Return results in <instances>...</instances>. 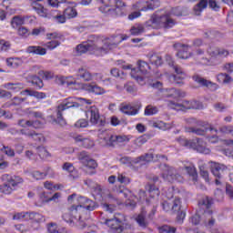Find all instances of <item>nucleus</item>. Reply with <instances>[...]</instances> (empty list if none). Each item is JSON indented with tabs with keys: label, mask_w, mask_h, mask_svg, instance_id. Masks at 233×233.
I'll return each instance as SVG.
<instances>
[{
	"label": "nucleus",
	"mask_w": 233,
	"mask_h": 233,
	"mask_svg": "<svg viewBox=\"0 0 233 233\" xmlns=\"http://www.w3.org/2000/svg\"><path fill=\"white\" fill-rule=\"evenodd\" d=\"M127 39L128 35L124 34L106 37L91 36L87 41L77 45L76 51L78 56L90 52L95 56H102L117 48L123 41Z\"/></svg>",
	"instance_id": "f257e3e1"
},
{
	"label": "nucleus",
	"mask_w": 233,
	"mask_h": 233,
	"mask_svg": "<svg viewBox=\"0 0 233 233\" xmlns=\"http://www.w3.org/2000/svg\"><path fill=\"white\" fill-rule=\"evenodd\" d=\"M76 200L77 206H72L67 212L64 213L62 218L65 222L69 224H77L80 228L85 227V221L88 218V215L86 211L92 212L96 210V204L95 201L88 199L85 197H77L73 194L68 197V201Z\"/></svg>",
	"instance_id": "f03ea898"
},
{
	"label": "nucleus",
	"mask_w": 233,
	"mask_h": 233,
	"mask_svg": "<svg viewBox=\"0 0 233 233\" xmlns=\"http://www.w3.org/2000/svg\"><path fill=\"white\" fill-rule=\"evenodd\" d=\"M161 169L163 170V173H162L163 179L170 183H174V182L182 183L184 181V177L179 173L182 172L183 170H185L186 173L189 176L193 183L198 182V175L193 164H188L187 166H185L184 167H180L178 169H176L174 167H171L166 165H162Z\"/></svg>",
	"instance_id": "7ed1b4c3"
},
{
	"label": "nucleus",
	"mask_w": 233,
	"mask_h": 233,
	"mask_svg": "<svg viewBox=\"0 0 233 233\" xmlns=\"http://www.w3.org/2000/svg\"><path fill=\"white\" fill-rule=\"evenodd\" d=\"M58 83L62 86H67L68 87H70L71 89H75V90H80V89H84L86 91H87L88 93L91 94H95V96H103L105 94H106V90L98 86L96 83H88V84H83V83H79L77 81H76V78L72 77V76H61L60 78H58Z\"/></svg>",
	"instance_id": "20e7f679"
},
{
	"label": "nucleus",
	"mask_w": 233,
	"mask_h": 233,
	"mask_svg": "<svg viewBox=\"0 0 233 233\" xmlns=\"http://www.w3.org/2000/svg\"><path fill=\"white\" fill-rule=\"evenodd\" d=\"M91 100L81 97H69L60 103L56 108V119L55 120L60 126H66V122L63 117V112L71 107H78L84 104H91Z\"/></svg>",
	"instance_id": "39448f33"
},
{
	"label": "nucleus",
	"mask_w": 233,
	"mask_h": 233,
	"mask_svg": "<svg viewBox=\"0 0 233 233\" xmlns=\"http://www.w3.org/2000/svg\"><path fill=\"white\" fill-rule=\"evenodd\" d=\"M99 5L98 11L106 15L116 16L120 15L121 8L125 7L123 0H96Z\"/></svg>",
	"instance_id": "423d86ee"
},
{
	"label": "nucleus",
	"mask_w": 233,
	"mask_h": 233,
	"mask_svg": "<svg viewBox=\"0 0 233 233\" xmlns=\"http://www.w3.org/2000/svg\"><path fill=\"white\" fill-rule=\"evenodd\" d=\"M124 70H131V76L140 86L146 85V78L142 76H147L150 74L151 67L149 64L145 61H138V71L136 68H132L131 65L123 66Z\"/></svg>",
	"instance_id": "0eeeda50"
},
{
	"label": "nucleus",
	"mask_w": 233,
	"mask_h": 233,
	"mask_svg": "<svg viewBox=\"0 0 233 233\" xmlns=\"http://www.w3.org/2000/svg\"><path fill=\"white\" fill-rule=\"evenodd\" d=\"M175 25L176 21L167 14L162 16L152 15L145 24L147 28H172Z\"/></svg>",
	"instance_id": "6e6552de"
},
{
	"label": "nucleus",
	"mask_w": 233,
	"mask_h": 233,
	"mask_svg": "<svg viewBox=\"0 0 233 233\" xmlns=\"http://www.w3.org/2000/svg\"><path fill=\"white\" fill-rule=\"evenodd\" d=\"M100 144L105 147H114L122 145L130 140L127 135H111L107 131H104L99 135Z\"/></svg>",
	"instance_id": "1a4fd4ad"
},
{
	"label": "nucleus",
	"mask_w": 233,
	"mask_h": 233,
	"mask_svg": "<svg viewBox=\"0 0 233 233\" xmlns=\"http://www.w3.org/2000/svg\"><path fill=\"white\" fill-rule=\"evenodd\" d=\"M207 53L209 58H202V63L204 65L217 66L220 64L219 57L224 58L229 55L228 49H223L220 47H208Z\"/></svg>",
	"instance_id": "9d476101"
},
{
	"label": "nucleus",
	"mask_w": 233,
	"mask_h": 233,
	"mask_svg": "<svg viewBox=\"0 0 233 233\" xmlns=\"http://www.w3.org/2000/svg\"><path fill=\"white\" fill-rule=\"evenodd\" d=\"M2 180L5 182L4 188L5 195L11 194L24 183V178L22 177L12 174H4L2 176Z\"/></svg>",
	"instance_id": "9b49d317"
},
{
	"label": "nucleus",
	"mask_w": 233,
	"mask_h": 233,
	"mask_svg": "<svg viewBox=\"0 0 233 233\" xmlns=\"http://www.w3.org/2000/svg\"><path fill=\"white\" fill-rule=\"evenodd\" d=\"M177 141L180 145L195 149L199 153H202L205 155H208L210 153V150L207 148V143L203 142V140H201L200 138H197L192 142L187 141V138H177Z\"/></svg>",
	"instance_id": "f8f14e48"
},
{
	"label": "nucleus",
	"mask_w": 233,
	"mask_h": 233,
	"mask_svg": "<svg viewBox=\"0 0 233 233\" xmlns=\"http://www.w3.org/2000/svg\"><path fill=\"white\" fill-rule=\"evenodd\" d=\"M166 61L169 66H173L176 72V75L169 76V81L177 85L182 84V81L187 78V74L185 71L180 66H174V61L170 56H166Z\"/></svg>",
	"instance_id": "ddd939ff"
},
{
	"label": "nucleus",
	"mask_w": 233,
	"mask_h": 233,
	"mask_svg": "<svg viewBox=\"0 0 233 233\" xmlns=\"http://www.w3.org/2000/svg\"><path fill=\"white\" fill-rule=\"evenodd\" d=\"M203 217L205 218L203 220V224L210 233H221L220 229H218V228H213L216 222V212L208 209L203 213Z\"/></svg>",
	"instance_id": "4468645a"
},
{
	"label": "nucleus",
	"mask_w": 233,
	"mask_h": 233,
	"mask_svg": "<svg viewBox=\"0 0 233 233\" xmlns=\"http://www.w3.org/2000/svg\"><path fill=\"white\" fill-rule=\"evenodd\" d=\"M47 39L51 40L43 44V46L46 48V50H54L61 46V44L65 41L63 35L57 33H49L46 35Z\"/></svg>",
	"instance_id": "2eb2a0df"
},
{
	"label": "nucleus",
	"mask_w": 233,
	"mask_h": 233,
	"mask_svg": "<svg viewBox=\"0 0 233 233\" xmlns=\"http://www.w3.org/2000/svg\"><path fill=\"white\" fill-rule=\"evenodd\" d=\"M122 194L126 197V198H129V199L127 201L126 205L127 207H131L132 208H134L137 205V202L135 200H132L133 198H136L137 200H140V202H149V199L146 198V192L143 190H140V192H138V198L137 197H135L132 192L128 189H125Z\"/></svg>",
	"instance_id": "dca6fc26"
},
{
	"label": "nucleus",
	"mask_w": 233,
	"mask_h": 233,
	"mask_svg": "<svg viewBox=\"0 0 233 233\" xmlns=\"http://www.w3.org/2000/svg\"><path fill=\"white\" fill-rule=\"evenodd\" d=\"M208 4L209 7L215 11H218L220 8L216 0H200V2L194 7L195 15H200L204 9L207 8Z\"/></svg>",
	"instance_id": "f3484780"
},
{
	"label": "nucleus",
	"mask_w": 233,
	"mask_h": 233,
	"mask_svg": "<svg viewBox=\"0 0 233 233\" xmlns=\"http://www.w3.org/2000/svg\"><path fill=\"white\" fill-rule=\"evenodd\" d=\"M78 159L87 169H96L97 167L96 160L92 159L85 151L79 153Z\"/></svg>",
	"instance_id": "a211bd4d"
},
{
	"label": "nucleus",
	"mask_w": 233,
	"mask_h": 233,
	"mask_svg": "<svg viewBox=\"0 0 233 233\" xmlns=\"http://www.w3.org/2000/svg\"><path fill=\"white\" fill-rule=\"evenodd\" d=\"M227 170V167L223 164L211 162V173L216 178V184L220 185L219 179L222 177V174Z\"/></svg>",
	"instance_id": "6ab92c4d"
},
{
	"label": "nucleus",
	"mask_w": 233,
	"mask_h": 233,
	"mask_svg": "<svg viewBox=\"0 0 233 233\" xmlns=\"http://www.w3.org/2000/svg\"><path fill=\"white\" fill-rule=\"evenodd\" d=\"M134 9L138 11H147V10H154L156 8L155 1L154 0H140L134 4Z\"/></svg>",
	"instance_id": "aec40b11"
},
{
	"label": "nucleus",
	"mask_w": 233,
	"mask_h": 233,
	"mask_svg": "<svg viewBox=\"0 0 233 233\" xmlns=\"http://www.w3.org/2000/svg\"><path fill=\"white\" fill-rule=\"evenodd\" d=\"M119 110L120 112L126 114V116H137V114L139 113V108L127 103L121 104L119 106Z\"/></svg>",
	"instance_id": "412c9836"
},
{
	"label": "nucleus",
	"mask_w": 233,
	"mask_h": 233,
	"mask_svg": "<svg viewBox=\"0 0 233 233\" xmlns=\"http://www.w3.org/2000/svg\"><path fill=\"white\" fill-rule=\"evenodd\" d=\"M17 126L23 128L33 127L37 129L43 127V123L38 120L32 121V120H26V119H20L17 122Z\"/></svg>",
	"instance_id": "4be33fe9"
},
{
	"label": "nucleus",
	"mask_w": 233,
	"mask_h": 233,
	"mask_svg": "<svg viewBox=\"0 0 233 233\" xmlns=\"http://www.w3.org/2000/svg\"><path fill=\"white\" fill-rule=\"evenodd\" d=\"M178 195H181V193L177 190H174V195L170 196L173 212H179L181 209V199Z\"/></svg>",
	"instance_id": "5701e85b"
},
{
	"label": "nucleus",
	"mask_w": 233,
	"mask_h": 233,
	"mask_svg": "<svg viewBox=\"0 0 233 233\" xmlns=\"http://www.w3.org/2000/svg\"><path fill=\"white\" fill-rule=\"evenodd\" d=\"M75 141L78 146L85 148H92L95 146V142L93 140L90 138H85V137H82V135H77V137H75Z\"/></svg>",
	"instance_id": "b1692460"
},
{
	"label": "nucleus",
	"mask_w": 233,
	"mask_h": 233,
	"mask_svg": "<svg viewBox=\"0 0 233 233\" xmlns=\"http://www.w3.org/2000/svg\"><path fill=\"white\" fill-rule=\"evenodd\" d=\"M192 101L184 100L182 103H175L170 101L167 106L168 107L175 110H184V109H191Z\"/></svg>",
	"instance_id": "393cba45"
},
{
	"label": "nucleus",
	"mask_w": 233,
	"mask_h": 233,
	"mask_svg": "<svg viewBox=\"0 0 233 233\" xmlns=\"http://www.w3.org/2000/svg\"><path fill=\"white\" fill-rule=\"evenodd\" d=\"M106 225L111 229H114L116 233H120L123 230L122 221L117 218L106 219Z\"/></svg>",
	"instance_id": "a878e982"
},
{
	"label": "nucleus",
	"mask_w": 233,
	"mask_h": 233,
	"mask_svg": "<svg viewBox=\"0 0 233 233\" xmlns=\"http://www.w3.org/2000/svg\"><path fill=\"white\" fill-rule=\"evenodd\" d=\"M174 47L175 48H180V51L177 54V56L180 59H187L191 56V53H188V51L190 50L189 46L181 45V44H175Z\"/></svg>",
	"instance_id": "bb28decb"
},
{
	"label": "nucleus",
	"mask_w": 233,
	"mask_h": 233,
	"mask_svg": "<svg viewBox=\"0 0 233 233\" xmlns=\"http://www.w3.org/2000/svg\"><path fill=\"white\" fill-rule=\"evenodd\" d=\"M87 117L90 118V123L92 125H97L100 119L99 110L96 106H92L87 112H86Z\"/></svg>",
	"instance_id": "cd10ccee"
},
{
	"label": "nucleus",
	"mask_w": 233,
	"mask_h": 233,
	"mask_svg": "<svg viewBox=\"0 0 233 233\" xmlns=\"http://www.w3.org/2000/svg\"><path fill=\"white\" fill-rule=\"evenodd\" d=\"M25 52L27 54H32V55H37V56H46L47 54L46 48L42 46H28L26 47Z\"/></svg>",
	"instance_id": "c85d7f7f"
},
{
	"label": "nucleus",
	"mask_w": 233,
	"mask_h": 233,
	"mask_svg": "<svg viewBox=\"0 0 233 233\" xmlns=\"http://www.w3.org/2000/svg\"><path fill=\"white\" fill-rule=\"evenodd\" d=\"M76 77L84 82H91L94 79V76L84 67L78 69Z\"/></svg>",
	"instance_id": "c756f323"
},
{
	"label": "nucleus",
	"mask_w": 233,
	"mask_h": 233,
	"mask_svg": "<svg viewBox=\"0 0 233 233\" xmlns=\"http://www.w3.org/2000/svg\"><path fill=\"white\" fill-rule=\"evenodd\" d=\"M20 134L29 137L39 143L45 142V137L43 136V134H38L35 132H28L26 129H21Z\"/></svg>",
	"instance_id": "7c9ffc66"
},
{
	"label": "nucleus",
	"mask_w": 233,
	"mask_h": 233,
	"mask_svg": "<svg viewBox=\"0 0 233 233\" xmlns=\"http://www.w3.org/2000/svg\"><path fill=\"white\" fill-rule=\"evenodd\" d=\"M26 19H28V16L16 15L12 17L10 21L11 27L18 28V26H23V25L25 24Z\"/></svg>",
	"instance_id": "2f4dec72"
},
{
	"label": "nucleus",
	"mask_w": 233,
	"mask_h": 233,
	"mask_svg": "<svg viewBox=\"0 0 233 233\" xmlns=\"http://www.w3.org/2000/svg\"><path fill=\"white\" fill-rule=\"evenodd\" d=\"M23 96H29L32 97H35L37 99H44L46 97V93H39V91H35L30 88H26L21 93Z\"/></svg>",
	"instance_id": "473e14b6"
},
{
	"label": "nucleus",
	"mask_w": 233,
	"mask_h": 233,
	"mask_svg": "<svg viewBox=\"0 0 233 233\" xmlns=\"http://www.w3.org/2000/svg\"><path fill=\"white\" fill-rule=\"evenodd\" d=\"M165 91L167 93V97L179 98V97L185 96V93H183V91H181L180 89L174 88V87L167 88V89H165Z\"/></svg>",
	"instance_id": "72a5a7b5"
},
{
	"label": "nucleus",
	"mask_w": 233,
	"mask_h": 233,
	"mask_svg": "<svg viewBox=\"0 0 233 233\" xmlns=\"http://www.w3.org/2000/svg\"><path fill=\"white\" fill-rule=\"evenodd\" d=\"M23 63H24L23 59L19 57H9L5 59V64H7V66H10L12 68H16L21 66Z\"/></svg>",
	"instance_id": "f704fd0d"
},
{
	"label": "nucleus",
	"mask_w": 233,
	"mask_h": 233,
	"mask_svg": "<svg viewBox=\"0 0 233 233\" xmlns=\"http://www.w3.org/2000/svg\"><path fill=\"white\" fill-rule=\"evenodd\" d=\"M173 127L174 125L172 123H165L161 120H158L153 123L154 128H158L159 130H162V131L170 130Z\"/></svg>",
	"instance_id": "c9c22d12"
},
{
	"label": "nucleus",
	"mask_w": 233,
	"mask_h": 233,
	"mask_svg": "<svg viewBox=\"0 0 233 233\" xmlns=\"http://www.w3.org/2000/svg\"><path fill=\"white\" fill-rule=\"evenodd\" d=\"M3 86L7 90L17 92L24 89L25 85L23 83H5Z\"/></svg>",
	"instance_id": "e433bc0d"
},
{
	"label": "nucleus",
	"mask_w": 233,
	"mask_h": 233,
	"mask_svg": "<svg viewBox=\"0 0 233 233\" xmlns=\"http://www.w3.org/2000/svg\"><path fill=\"white\" fill-rule=\"evenodd\" d=\"M49 233H66L65 228H60L56 222H51L47 225Z\"/></svg>",
	"instance_id": "4c0bfd02"
},
{
	"label": "nucleus",
	"mask_w": 233,
	"mask_h": 233,
	"mask_svg": "<svg viewBox=\"0 0 233 233\" xmlns=\"http://www.w3.org/2000/svg\"><path fill=\"white\" fill-rule=\"evenodd\" d=\"M186 131L188 133H193L197 136H203L205 135V133H207L208 131V127H186Z\"/></svg>",
	"instance_id": "58836bf2"
},
{
	"label": "nucleus",
	"mask_w": 233,
	"mask_h": 233,
	"mask_svg": "<svg viewBox=\"0 0 233 233\" xmlns=\"http://www.w3.org/2000/svg\"><path fill=\"white\" fill-rule=\"evenodd\" d=\"M193 80L202 86L209 87L213 85L211 81H208V80L205 79L204 77H201L198 75L193 76Z\"/></svg>",
	"instance_id": "ea45409f"
},
{
	"label": "nucleus",
	"mask_w": 233,
	"mask_h": 233,
	"mask_svg": "<svg viewBox=\"0 0 233 233\" xmlns=\"http://www.w3.org/2000/svg\"><path fill=\"white\" fill-rule=\"evenodd\" d=\"M29 82L33 85L34 87H36L37 89H41L44 86L42 79L36 76H29Z\"/></svg>",
	"instance_id": "a19ab883"
},
{
	"label": "nucleus",
	"mask_w": 233,
	"mask_h": 233,
	"mask_svg": "<svg viewBox=\"0 0 233 233\" xmlns=\"http://www.w3.org/2000/svg\"><path fill=\"white\" fill-rule=\"evenodd\" d=\"M64 15L66 17V19L76 18L77 16V11L76 7L68 6L64 10Z\"/></svg>",
	"instance_id": "79ce46f5"
},
{
	"label": "nucleus",
	"mask_w": 233,
	"mask_h": 233,
	"mask_svg": "<svg viewBox=\"0 0 233 233\" xmlns=\"http://www.w3.org/2000/svg\"><path fill=\"white\" fill-rule=\"evenodd\" d=\"M85 184L91 189L95 190L96 194H101L102 187L99 186V184L93 182L91 179L85 180Z\"/></svg>",
	"instance_id": "37998d69"
},
{
	"label": "nucleus",
	"mask_w": 233,
	"mask_h": 233,
	"mask_svg": "<svg viewBox=\"0 0 233 233\" xmlns=\"http://www.w3.org/2000/svg\"><path fill=\"white\" fill-rule=\"evenodd\" d=\"M146 189L148 191L149 196L152 198L159 197V188H157L155 184H148L146 187Z\"/></svg>",
	"instance_id": "c03bdc74"
},
{
	"label": "nucleus",
	"mask_w": 233,
	"mask_h": 233,
	"mask_svg": "<svg viewBox=\"0 0 233 233\" xmlns=\"http://www.w3.org/2000/svg\"><path fill=\"white\" fill-rule=\"evenodd\" d=\"M32 8L40 15L43 17H46L47 15V10L44 8L41 4H32Z\"/></svg>",
	"instance_id": "a18cd8bd"
},
{
	"label": "nucleus",
	"mask_w": 233,
	"mask_h": 233,
	"mask_svg": "<svg viewBox=\"0 0 233 233\" xmlns=\"http://www.w3.org/2000/svg\"><path fill=\"white\" fill-rule=\"evenodd\" d=\"M144 32H145V27L143 25H140V24H137L136 25H134L130 31L131 35L134 36H138L142 35Z\"/></svg>",
	"instance_id": "49530a36"
},
{
	"label": "nucleus",
	"mask_w": 233,
	"mask_h": 233,
	"mask_svg": "<svg viewBox=\"0 0 233 233\" xmlns=\"http://www.w3.org/2000/svg\"><path fill=\"white\" fill-rule=\"evenodd\" d=\"M218 80L221 84H230L233 82V78L229 75L224 73L218 76Z\"/></svg>",
	"instance_id": "de8ad7c7"
},
{
	"label": "nucleus",
	"mask_w": 233,
	"mask_h": 233,
	"mask_svg": "<svg viewBox=\"0 0 233 233\" xmlns=\"http://www.w3.org/2000/svg\"><path fill=\"white\" fill-rule=\"evenodd\" d=\"M28 218H29V219H31L36 223L45 221V217L42 214L35 213V212L28 213Z\"/></svg>",
	"instance_id": "09e8293b"
},
{
	"label": "nucleus",
	"mask_w": 233,
	"mask_h": 233,
	"mask_svg": "<svg viewBox=\"0 0 233 233\" xmlns=\"http://www.w3.org/2000/svg\"><path fill=\"white\" fill-rule=\"evenodd\" d=\"M0 150L4 152L7 157H15V151L10 147L4 146L2 143H0Z\"/></svg>",
	"instance_id": "8fccbe9b"
},
{
	"label": "nucleus",
	"mask_w": 233,
	"mask_h": 233,
	"mask_svg": "<svg viewBox=\"0 0 233 233\" xmlns=\"http://www.w3.org/2000/svg\"><path fill=\"white\" fill-rule=\"evenodd\" d=\"M159 112L158 107L151 105L146 106L144 114L145 116H156Z\"/></svg>",
	"instance_id": "3c124183"
},
{
	"label": "nucleus",
	"mask_w": 233,
	"mask_h": 233,
	"mask_svg": "<svg viewBox=\"0 0 233 233\" xmlns=\"http://www.w3.org/2000/svg\"><path fill=\"white\" fill-rule=\"evenodd\" d=\"M137 223H138V226L141 228H146L147 226V221L146 220V215L144 212L138 214V217L136 218Z\"/></svg>",
	"instance_id": "603ef678"
},
{
	"label": "nucleus",
	"mask_w": 233,
	"mask_h": 233,
	"mask_svg": "<svg viewBox=\"0 0 233 233\" xmlns=\"http://www.w3.org/2000/svg\"><path fill=\"white\" fill-rule=\"evenodd\" d=\"M17 35L22 38H27L30 36V31L25 26H20L17 29Z\"/></svg>",
	"instance_id": "864d4df0"
},
{
	"label": "nucleus",
	"mask_w": 233,
	"mask_h": 233,
	"mask_svg": "<svg viewBox=\"0 0 233 233\" xmlns=\"http://www.w3.org/2000/svg\"><path fill=\"white\" fill-rule=\"evenodd\" d=\"M162 208L165 212L172 211V203L170 196H167V200L162 202Z\"/></svg>",
	"instance_id": "5fc2aeb1"
},
{
	"label": "nucleus",
	"mask_w": 233,
	"mask_h": 233,
	"mask_svg": "<svg viewBox=\"0 0 233 233\" xmlns=\"http://www.w3.org/2000/svg\"><path fill=\"white\" fill-rule=\"evenodd\" d=\"M33 178L36 180H43L46 177L47 174L46 172H41L38 170H35L31 173Z\"/></svg>",
	"instance_id": "6e6d98bb"
},
{
	"label": "nucleus",
	"mask_w": 233,
	"mask_h": 233,
	"mask_svg": "<svg viewBox=\"0 0 233 233\" xmlns=\"http://www.w3.org/2000/svg\"><path fill=\"white\" fill-rule=\"evenodd\" d=\"M176 230V228H172L169 225H163L158 228L159 233H175Z\"/></svg>",
	"instance_id": "4d7b16f0"
},
{
	"label": "nucleus",
	"mask_w": 233,
	"mask_h": 233,
	"mask_svg": "<svg viewBox=\"0 0 233 233\" xmlns=\"http://www.w3.org/2000/svg\"><path fill=\"white\" fill-rule=\"evenodd\" d=\"M198 205L200 207H206V208H209V207H211V205H213V201L211 198H208V197H204L199 202Z\"/></svg>",
	"instance_id": "13d9d810"
},
{
	"label": "nucleus",
	"mask_w": 233,
	"mask_h": 233,
	"mask_svg": "<svg viewBox=\"0 0 233 233\" xmlns=\"http://www.w3.org/2000/svg\"><path fill=\"white\" fill-rule=\"evenodd\" d=\"M203 221H205V217L203 215L201 217L198 213L191 217V223L193 225H199Z\"/></svg>",
	"instance_id": "bf43d9fd"
},
{
	"label": "nucleus",
	"mask_w": 233,
	"mask_h": 233,
	"mask_svg": "<svg viewBox=\"0 0 233 233\" xmlns=\"http://www.w3.org/2000/svg\"><path fill=\"white\" fill-rule=\"evenodd\" d=\"M151 64L156 66H161L163 64V58L158 55H153L149 58Z\"/></svg>",
	"instance_id": "052dcab7"
},
{
	"label": "nucleus",
	"mask_w": 233,
	"mask_h": 233,
	"mask_svg": "<svg viewBox=\"0 0 233 233\" xmlns=\"http://www.w3.org/2000/svg\"><path fill=\"white\" fill-rule=\"evenodd\" d=\"M204 54H205V51H203V49H196L193 56L195 59L198 60L200 64L205 65L202 63V58H207V57H203Z\"/></svg>",
	"instance_id": "680f3d73"
},
{
	"label": "nucleus",
	"mask_w": 233,
	"mask_h": 233,
	"mask_svg": "<svg viewBox=\"0 0 233 233\" xmlns=\"http://www.w3.org/2000/svg\"><path fill=\"white\" fill-rule=\"evenodd\" d=\"M11 44L5 40H0V52H6L10 49Z\"/></svg>",
	"instance_id": "e2e57ef3"
},
{
	"label": "nucleus",
	"mask_w": 233,
	"mask_h": 233,
	"mask_svg": "<svg viewBox=\"0 0 233 233\" xmlns=\"http://www.w3.org/2000/svg\"><path fill=\"white\" fill-rule=\"evenodd\" d=\"M104 211L112 214L116 210V205L115 204H109V203H105L102 204Z\"/></svg>",
	"instance_id": "0e129e2a"
},
{
	"label": "nucleus",
	"mask_w": 233,
	"mask_h": 233,
	"mask_svg": "<svg viewBox=\"0 0 233 233\" xmlns=\"http://www.w3.org/2000/svg\"><path fill=\"white\" fill-rule=\"evenodd\" d=\"M37 153L41 158H46L50 156L49 152L44 147H38Z\"/></svg>",
	"instance_id": "69168bd1"
},
{
	"label": "nucleus",
	"mask_w": 233,
	"mask_h": 233,
	"mask_svg": "<svg viewBox=\"0 0 233 233\" xmlns=\"http://www.w3.org/2000/svg\"><path fill=\"white\" fill-rule=\"evenodd\" d=\"M117 181L121 184L127 185L130 183V178L127 176H126L125 174H118Z\"/></svg>",
	"instance_id": "338daca9"
},
{
	"label": "nucleus",
	"mask_w": 233,
	"mask_h": 233,
	"mask_svg": "<svg viewBox=\"0 0 233 233\" xmlns=\"http://www.w3.org/2000/svg\"><path fill=\"white\" fill-rule=\"evenodd\" d=\"M226 195L228 197V198L233 199V187L229 184L226 185Z\"/></svg>",
	"instance_id": "774afa93"
}]
</instances>
